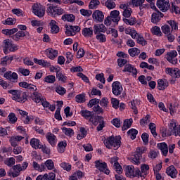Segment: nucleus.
Returning <instances> with one entry per match:
<instances>
[{
    "label": "nucleus",
    "instance_id": "obj_1",
    "mask_svg": "<svg viewBox=\"0 0 180 180\" xmlns=\"http://www.w3.org/2000/svg\"><path fill=\"white\" fill-rule=\"evenodd\" d=\"M103 143L108 150H112V148L117 150L122 146V136L120 135L115 136L112 135L105 139Z\"/></svg>",
    "mask_w": 180,
    "mask_h": 180
},
{
    "label": "nucleus",
    "instance_id": "obj_2",
    "mask_svg": "<svg viewBox=\"0 0 180 180\" xmlns=\"http://www.w3.org/2000/svg\"><path fill=\"white\" fill-rule=\"evenodd\" d=\"M32 167L36 171H39V172H43V171L49 169L51 171V169H54V162L52 160H47L44 163H41L39 165L37 162H32Z\"/></svg>",
    "mask_w": 180,
    "mask_h": 180
},
{
    "label": "nucleus",
    "instance_id": "obj_3",
    "mask_svg": "<svg viewBox=\"0 0 180 180\" xmlns=\"http://www.w3.org/2000/svg\"><path fill=\"white\" fill-rule=\"evenodd\" d=\"M46 13L51 18H58V16H61L64 13V9L58 6L50 4L46 8Z\"/></svg>",
    "mask_w": 180,
    "mask_h": 180
},
{
    "label": "nucleus",
    "instance_id": "obj_4",
    "mask_svg": "<svg viewBox=\"0 0 180 180\" xmlns=\"http://www.w3.org/2000/svg\"><path fill=\"white\" fill-rule=\"evenodd\" d=\"M146 150L143 148L138 147L136 152L131 156V162L134 165H140V160L143 158V154H144Z\"/></svg>",
    "mask_w": 180,
    "mask_h": 180
},
{
    "label": "nucleus",
    "instance_id": "obj_5",
    "mask_svg": "<svg viewBox=\"0 0 180 180\" xmlns=\"http://www.w3.org/2000/svg\"><path fill=\"white\" fill-rule=\"evenodd\" d=\"M94 164L95 168H96V169L101 172L105 174V175H109V174H110V170L108 167V163H106V162H103L101 160H98L94 162Z\"/></svg>",
    "mask_w": 180,
    "mask_h": 180
},
{
    "label": "nucleus",
    "instance_id": "obj_6",
    "mask_svg": "<svg viewBox=\"0 0 180 180\" xmlns=\"http://www.w3.org/2000/svg\"><path fill=\"white\" fill-rule=\"evenodd\" d=\"M3 48L4 54H9V53L16 51V50H18V46L12 44V41L9 39L4 40Z\"/></svg>",
    "mask_w": 180,
    "mask_h": 180
},
{
    "label": "nucleus",
    "instance_id": "obj_7",
    "mask_svg": "<svg viewBox=\"0 0 180 180\" xmlns=\"http://www.w3.org/2000/svg\"><path fill=\"white\" fill-rule=\"evenodd\" d=\"M32 9L34 15L38 18H43L46 13V7L41 4H34Z\"/></svg>",
    "mask_w": 180,
    "mask_h": 180
},
{
    "label": "nucleus",
    "instance_id": "obj_8",
    "mask_svg": "<svg viewBox=\"0 0 180 180\" xmlns=\"http://www.w3.org/2000/svg\"><path fill=\"white\" fill-rule=\"evenodd\" d=\"M126 175L129 178H139L140 175V169L134 168L133 165H128L125 167Z\"/></svg>",
    "mask_w": 180,
    "mask_h": 180
},
{
    "label": "nucleus",
    "instance_id": "obj_9",
    "mask_svg": "<svg viewBox=\"0 0 180 180\" xmlns=\"http://www.w3.org/2000/svg\"><path fill=\"white\" fill-rule=\"evenodd\" d=\"M66 29L65 34H69L70 36H75L77 33L81 31V27L79 26L75 25H65Z\"/></svg>",
    "mask_w": 180,
    "mask_h": 180
},
{
    "label": "nucleus",
    "instance_id": "obj_10",
    "mask_svg": "<svg viewBox=\"0 0 180 180\" xmlns=\"http://www.w3.org/2000/svg\"><path fill=\"white\" fill-rule=\"evenodd\" d=\"M157 6L162 12H167L169 9V0H158Z\"/></svg>",
    "mask_w": 180,
    "mask_h": 180
},
{
    "label": "nucleus",
    "instance_id": "obj_11",
    "mask_svg": "<svg viewBox=\"0 0 180 180\" xmlns=\"http://www.w3.org/2000/svg\"><path fill=\"white\" fill-rule=\"evenodd\" d=\"M92 18L96 23H102V22H103V19H105V15L103 14V12L99 10H96L92 14Z\"/></svg>",
    "mask_w": 180,
    "mask_h": 180
},
{
    "label": "nucleus",
    "instance_id": "obj_12",
    "mask_svg": "<svg viewBox=\"0 0 180 180\" xmlns=\"http://www.w3.org/2000/svg\"><path fill=\"white\" fill-rule=\"evenodd\" d=\"M162 18H164V14L160 11L157 10L152 13L150 22L157 25V23L161 20Z\"/></svg>",
    "mask_w": 180,
    "mask_h": 180
},
{
    "label": "nucleus",
    "instance_id": "obj_13",
    "mask_svg": "<svg viewBox=\"0 0 180 180\" xmlns=\"http://www.w3.org/2000/svg\"><path fill=\"white\" fill-rule=\"evenodd\" d=\"M123 72H129L132 75V77L136 78L137 77V68L130 63L124 65V68L122 70Z\"/></svg>",
    "mask_w": 180,
    "mask_h": 180
},
{
    "label": "nucleus",
    "instance_id": "obj_14",
    "mask_svg": "<svg viewBox=\"0 0 180 180\" xmlns=\"http://www.w3.org/2000/svg\"><path fill=\"white\" fill-rule=\"evenodd\" d=\"M122 90L123 88L122 86L120 88V82H114L112 84V92L115 96H119V95H122Z\"/></svg>",
    "mask_w": 180,
    "mask_h": 180
},
{
    "label": "nucleus",
    "instance_id": "obj_15",
    "mask_svg": "<svg viewBox=\"0 0 180 180\" xmlns=\"http://www.w3.org/2000/svg\"><path fill=\"white\" fill-rule=\"evenodd\" d=\"M20 37H26V39H30V33L27 31H17L16 34L13 35V39L15 41H19Z\"/></svg>",
    "mask_w": 180,
    "mask_h": 180
},
{
    "label": "nucleus",
    "instance_id": "obj_16",
    "mask_svg": "<svg viewBox=\"0 0 180 180\" xmlns=\"http://www.w3.org/2000/svg\"><path fill=\"white\" fill-rule=\"evenodd\" d=\"M176 56H178V52L176 51H171L170 52L167 53V60L171 64L175 65L176 63H178V59H176Z\"/></svg>",
    "mask_w": 180,
    "mask_h": 180
},
{
    "label": "nucleus",
    "instance_id": "obj_17",
    "mask_svg": "<svg viewBox=\"0 0 180 180\" xmlns=\"http://www.w3.org/2000/svg\"><path fill=\"white\" fill-rule=\"evenodd\" d=\"M166 73L169 74L173 78L180 77V70L178 68H166Z\"/></svg>",
    "mask_w": 180,
    "mask_h": 180
},
{
    "label": "nucleus",
    "instance_id": "obj_18",
    "mask_svg": "<svg viewBox=\"0 0 180 180\" xmlns=\"http://www.w3.org/2000/svg\"><path fill=\"white\" fill-rule=\"evenodd\" d=\"M46 139L51 147H56V145L57 144V136L56 135L51 132H48L46 135Z\"/></svg>",
    "mask_w": 180,
    "mask_h": 180
},
{
    "label": "nucleus",
    "instance_id": "obj_19",
    "mask_svg": "<svg viewBox=\"0 0 180 180\" xmlns=\"http://www.w3.org/2000/svg\"><path fill=\"white\" fill-rule=\"evenodd\" d=\"M94 34L99 33H106L108 28L103 24H96L93 27Z\"/></svg>",
    "mask_w": 180,
    "mask_h": 180
},
{
    "label": "nucleus",
    "instance_id": "obj_20",
    "mask_svg": "<svg viewBox=\"0 0 180 180\" xmlns=\"http://www.w3.org/2000/svg\"><path fill=\"white\" fill-rule=\"evenodd\" d=\"M166 174H167L168 176L172 178V179H175L178 176V170L175 168V166L171 165L166 169Z\"/></svg>",
    "mask_w": 180,
    "mask_h": 180
},
{
    "label": "nucleus",
    "instance_id": "obj_21",
    "mask_svg": "<svg viewBox=\"0 0 180 180\" xmlns=\"http://www.w3.org/2000/svg\"><path fill=\"white\" fill-rule=\"evenodd\" d=\"M168 85L169 83L167 79H159L158 80V86L157 88L159 91H164L168 88Z\"/></svg>",
    "mask_w": 180,
    "mask_h": 180
},
{
    "label": "nucleus",
    "instance_id": "obj_22",
    "mask_svg": "<svg viewBox=\"0 0 180 180\" xmlns=\"http://www.w3.org/2000/svg\"><path fill=\"white\" fill-rule=\"evenodd\" d=\"M45 53L46 57H48V58H50V60H54V58H56L58 56V51L51 48L46 49Z\"/></svg>",
    "mask_w": 180,
    "mask_h": 180
},
{
    "label": "nucleus",
    "instance_id": "obj_23",
    "mask_svg": "<svg viewBox=\"0 0 180 180\" xmlns=\"http://www.w3.org/2000/svg\"><path fill=\"white\" fill-rule=\"evenodd\" d=\"M44 96L41 95L39 91H35L31 94V99H32L33 102L35 103H40L41 101H43Z\"/></svg>",
    "mask_w": 180,
    "mask_h": 180
},
{
    "label": "nucleus",
    "instance_id": "obj_24",
    "mask_svg": "<svg viewBox=\"0 0 180 180\" xmlns=\"http://www.w3.org/2000/svg\"><path fill=\"white\" fill-rule=\"evenodd\" d=\"M15 101L20 103H25V102L27 101V94H26V91H18V94H17V97H15Z\"/></svg>",
    "mask_w": 180,
    "mask_h": 180
},
{
    "label": "nucleus",
    "instance_id": "obj_25",
    "mask_svg": "<svg viewBox=\"0 0 180 180\" xmlns=\"http://www.w3.org/2000/svg\"><path fill=\"white\" fill-rule=\"evenodd\" d=\"M150 169V166L148 165H141V170L140 174L139 175L138 178H146L147 175H148V172H147Z\"/></svg>",
    "mask_w": 180,
    "mask_h": 180
},
{
    "label": "nucleus",
    "instance_id": "obj_26",
    "mask_svg": "<svg viewBox=\"0 0 180 180\" xmlns=\"http://www.w3.org/2000/svg\"><path fill=\"white\" fill-rule=\"evenodd\" d=\"M13 169L14 172L11 173L13 178H18L20 175V172L23 171L22 169V165L20 164L13 166Z\"/></svg>",
    "mask_w": 180,
    "mask_h": 180
},
{
    "label": "nucleus",
    "instance_id": "obj_27",
    "mask_svg": "<svg viewBox=\"0 0 180 180\" xmlns=\"http://www.w3.org/2000/svg\"><path fill=\"white\" fill-rule=\"evenodd\" d=\"M103 122H105V118L101 115H96L90 119V123H92L94 126H98V124Z\"/></svg>",
    "mask_w": 180,
    "mask_h": 180
},
{
    "label": "nucleus",
    "instance_id": "obj_28",
    "mask_svg": "<svg viewBox=\"0 0 180 180\" xmlns=\"http://www.w3.org/2000/svg\"><path fill=\"white\" fill-rule=\"evenodd\" d=\"M80 114L82 116V117H84V119H86V120H89V122H91V119H93L94 117V112L88 110H81Z\"/></svg>",
    "mask_w": 180,
    "mask_h": 180
},
{
    "label": "nucleus",
    "instance_id": "obj_29",
    "mask_svg": "<svg viewBox=\"0 0 180 180\" xmlns=\"http://www.w3.org/2000/svg\"><path fill=\"white\" fill-rule=\"evenodd\" d=\"M13 61V56H6L1 59L0 65L5 67L8 65V64H11Z\"/></svg>",
    "mask_w": 180,
    "mask_h": 180
},
{
    "label": "nucleus",
    "instance_id": "obj_30",
    "mask_svg": "<svg viewBox=\"0 0 180 180\" xmlns=\"http://www.w3.org/2000/svg\"><path fill=\"white\" fill-rule=\"evenodd\" d=\"M49 26H51V32L53 34H57L60 32V27L57 25V22L54 20H51Z\"/></svg>",
    "mask_w": 180,
    "mask_h": 180
},
{
    "label": "nucleus",
    "instance_id": "obj_31",
    "mask_svg": "<svg viewBox=\"0 0 180 180\" xmlns=\"http://www.w3.org/2000/svg\"><path fill=\"white\" fill-rule=\"evenodd\" d=\"M30 144L32 148H34L35 150H37V148H40V146L41 145V142H40V140L36 139V138H32L31 139L30 141Z\"/></svg>",
    "mask_w": 180,
    "mask_h": 180
},
{
    "label": "nucleus",
    "instance_id": "obj_32",
    "mask_svg": "<svg viewBox=\"0 0 180 180\" xmlns=\"http://www.w3.org/2000/svg\"><path fill=\"white\" fill-rule=\"evenodd\" d=\"M82 34L84 37H92L94 36V30L91 27H85L82 30Z\"/></svg>",
    "mask_w": 180,
    "mask_h": 180
},
{
    "label": "nucleus",
    "instance_id": "obj_33",
    "mask_svg": "<svg viewBox=\"0 0 180 180\" xmlns=\"http://www.w3.org/2000/svg\"><path fill=\"white\" fill-rule=\"evenodd\" d=\"M34 63L35 64H38V65H41V67H51V64L47 60H44L43 59H37V58H34Z\"/></svg>",
    "mask_w": 180,
    "mask_h": 180
},
{
    "label": "nucleus",
    "instance_id": "obj_34",
    "mask_svg": "<svg viewBox=\"0 0 180 180\" xmlns=\"http://www.w3.org/2000/svg\"><path fill=\"white\" fill-rule=\"evenodd\" d=\"M133 124V119H127L124 120L123 126L122 127V131H126V130L130 129Z\"/></svg>",
    "mask_w": 180,
    "mask_h": 180
},
{
    "label": "nucleus",
    "instance_id": "obj_35",
    "mask_svg": "<svg viewBox=\"0 0 180 180\" xmlns=\"http://www.w3.org/2000/svg\"><path fill=\"white\" fill-rule=\"evenodd\" d=\"M177 129L178 127H176V122H175V120H172V121H170V122L169 123V130L170 131V132H172V134L173 136H175V134H176Z\"/></svg>",
    "mask_w": 180,
    "mask_h": 180
},
{
    "label": "nucleus",
    "instance_id": "obj_36",
    "mask_svg": "<svg viewBox=\"0 0 180 180\" xmlns=\"http://www.w3.org/2000/svg\"><path fill=\"white\" fill-rule=\"evenodd\" d=\"M4 78H6V79H18V73L16 72H12L11 71H8L4 73Z\"/></svg>",
    "mask_w": 180,
    "mask_h": 180
},
{
    "label": "nucleus",
    "instance_id": "obj_37",
    "mask_svg": "<svg viewBox=\"0 0 180 180\" xmlns=\"http://www.w3.org/2000/svg\"><path fill=\"white\" fill-rule=\"evenodd\" d=\"M160 134L163 139L165 137H169V136H174L172 132L169 129H167L165 127L160 128Z\"/></svg>",
    "mask_w": 180,
    "mask_h": 180
},
{
    "label": "nucleus",
    "instance_id": "obj_38",
    "mask_svg": "<svg viewBox=\"0 0 180 180\" xmlns=\"http://www.w3.org/2000/svg\"><path fill=\"white\" fill-rule=\"evenodd\" d=\"M119 15H120V12L117 10H114L110 12V16L112 22L117 23L119 22Z\"/></svg>",
    "mask_w": 180,
    "mask_h": 180
},
{
    "label": "nucleus",
    "instance_id": "obj_39",
    "mask_svg": "<svg viewBox=\"0 0 180 180\" xmlns=\"http://www.w3.org/2000/svg\"><path fill=\"white\" fill-rule=\"evenodd\" d=\"M127 134L131 140H136L137 134H139V131L134 128H131L127 131Z\"/></svg>",
    "mask_w": 180,
    "mask_h": 180
},
{
    "label": "nucleus",
    "instance_id": "obj_40",
    "mask_svg": "<svg viewBox=\"0 0 180 180\" xmlns=\"http://www.w3.org/2000/svg\"><path fill=\"white\" fill-rule=\"evenodd\" d=\"M67 148V141H60L58 144V152L60 154H63L64 151H65V148Z\"/></svg>",
    "mask_w": 180,
    "mask_h": 180
},
{
    "label": "nucleus",
    "instance_id": "obj_41",
    "mask_svg": "<svg viewBox=\"0 0 180 180\" xmlns=\"http://www.w3.org/2000/svg\"><path fill=\"white\" fill-rule=\"evenodd\" d=\"M19 30V29L18 28H12V29H5V30H2L1 33L3 34H6V36H11V34H15V33H16Z\"/></svg>",
    "mask_w": 180,
    "mask_h": 180
},
{
    "label": "nucleus",
    "instance_id": "obj_42",
    "mask_svg": "<svg viewBox=\"0 0 180 180\" xmlns=\"http://www.w3.org/2000/svg\"><path fill=\"white\" fill-rule=\"evenodd\" d=\"M61 19L64 20V22H74L75 20V15L73 14H65L62 15Z\"/></svg>",
    "mask_w": 180,
    "mask_h": 180
},
{
    "label": "nucleus",
    "instance_id": "obj_43",
    "mask_svg": "<svg viewBox=\"0 0 180 180\" xmlns=\"http://www.w3.org/2000/svg\"><path fill=\"white\" fill-rule=\"evenodd\" d=\"M167 107L169 110L171 116H174V114L176 112L178 109V105H176V103H170L168 104Z\"/></svg>",
    "mask_w": 180,
    "mask_h": 180
},
{
    "label": "nucleus",
    "instance_id": "obj_44",
    "mask_svg": "<svg viewBox=\"0 0 180 180\" xmlns=\"http://www.w3.org/2000/svg\"><path fill=\"white\" fill-rule=\"evenodd\" d=\"M56 78L58 79V81H61L64 84L67 82V76L63 75L60 70L56 71Z\"/></svg>",
    "mask_w": 180,
    "mask_h": 180
},
{
    "label": "nucleus",
    "instance_id": "obj_45",
    "mask_svg": "<svg viewBox=\"0 0 180 180\" xmlns=\"http://www.w3.org/2000/svg\"><path fill=\"white\" fill-rule=\"evenodd\" d=\"M122 20L125 25H129V26H134L137 22L134 17H131L130 19L123 18Z\"/></svg>",
    "mask_w": 180,
    "mask_h": 180
},
{
    "label": "nucleus",
    "instance_id": "obj_46",
    "mask_svg": "<svg viewBox=\"0 0 180 180\" xmlns=\"http://www.w3.org/2000/svg\"><path fill=\"white\" fill-rule=\"evenodd\" d=\"M128 53L131 57H136L140 54V50L138 48H131L128 50Z\"/></svg>",
    "mask_w": 180,
    "mask_h": 180
},
{
    "label": "nucleus",
    "instance_id": "obj_47",
    "mask_svg": "<svg viewBox=\"0 0 180 180\" xmlns=\"http://www.w3.org/2000/svg\"><path fill=\"white\" fill-rule=\"evenodd\" d=\"M94 34H96V39L99 43H106V35L103 34V32Z\"/></svg>",
    "mask_w": 180,
    "mask_h": 180
},
{
    "label": "nucleus",
    "instance_id": "obj_48",
    "mask_svg": "<svg viewBox=\"0 0 180 180\" xmlns=\"http://www.w3.org/2000/svg\"><path fill=\"white\" fill-rule=\"evenodd\" d=\"M61 130L63 133L65 134V136H70L71 137V136H74L75 134L74 129L71 128H67L65 127H63V128H61Z\"/></svg>",
    "mask_w": 180,
    "mask_h": 180
},
{
    "label": "nucleus",
    "instance_id": "obj_49",
    "mask_svg": "<svg viewBox=\"0 0 180 180\" xmlns=\"http://www.w3.org/2000/svg\"><path fill=\"white\" fill-rule=\"evenodd\" d=\"M100 4L101 1L99 0H91L89 4V9H96Z\"/></svg>",
    "mask_w": 180,
    "mask_h": 180
},
{
    "label": "nucleus",
    "instance_id": "obj_50",
    "mask_svg": "<svg viewBox=\"0 0 180 180\" xmlns=\"http://www.w3.org/2000/svg\"><path fill=\"white\" fill-rule=\"evenodd\" d=\"M75 99H76V102H77V103H84V102H86V99H85V94L84 93L80 94H77L75 96Z\"/></svg>",
    "mask_w": 180,
    "mask_h": 180
},
{
    "label": "nucleus",
    "instance_id": "obj_51",
    "mask_svg": "<svg viewBox=\"0 0 180 180\" xmlns=\"http://www.w3.org/2000/svg\"><path fill=\"white\" fill-rule=\"evenodd\" d=\"M8 122L11 124H15L16 122H18V117H16V115L14 112H11L8 116Z\"/></svg>",
    "mask_w": 180,
    "mask_h": 180
},
{
    "label": "nucleus",
    "instance_id": "obj_52",
    "mask_svg": "<svg viewBox=\"0 0 180 180\" xmlns=\"http://www.w3.org/2000/svg\"><path fill=\"white\" fill-rule=\"evenodd\" d=\"M136 41L137 44H141V46H147V41L144 39V37L141 34H138Z\"/></svg>",
    "mask_w": 180,
    "mask_h": 180
},
{
    "label": "nucleus",
    "instance_id": "obj_53",
    "mask_svg": "<svg viewBox=\"0 0 180 180\" xmlns=\"http://www.w3.org/2000/svg\"><path fill=\"white\" fill-rule=\"evenodd\" d=\"M44 82L47 84H54L56 82V76L54 75H48L44 79Z\"/></svg>",
    "mask_w": 180,
    "mask_h": 180
},
{
    "label": "nucleus",
    "instance_id": "obj_54",
    "mask_svg": "<svg viewBox=\"0 0 180 180\" xmlns=\"http://www.w3.org/2000/svg\"><path fill=\"white\" fill-rule=\"evenodd\" d=\"M139 104V101L133 100L131 101V108L134 110V115H137L139 113V110H137V105Z\"/></svg>",
    "mask_w": 180,
    "mask_h": 180
},
{
    "label": "nucleus",
    "instance_id": "obj_55",
    "mask_svg": "<svg viewBox=\"0 0 180 180\" xmlns=\"http://www.w3.org/2000/svg\"><path fill=\"white\" fill-rule=\"evenodd\" d=\"M148 157L150 160H155L158 157V151L151 149L148 154Z\"/></svg>",
    "mask_w": 180,
    "mask_h": 180
},
{
    "label": "nucleus",
    "instance_id": "obj_56",
    "mask_svg": "<svg viewBox=\"0 0 180 180\" xmlns=\"http://www.w3.org/2000/svg\"><path fill=\"white\" fill-rule=\"evenodd\" d=\"M149 129L153 137H157V127H155V124L150 122L149 124Z\"/></svg>",
    "mask_w": 180,
    "mask_h": 180
},
{
    "label": "nucleus",
    "instance_id": "obj_57",
    "mask_svg": "<svg viewBox=\"0 0 180 180\" xmlns=\"http://www.w3.org/2000/svg\"><path fill=\"white\" fill-rule=\"evenodd\" d=\"M153 34H155V36H158V37H160V36H162V32H161V29L158 26H155L152 30Z\"/></svg>",
    "mask_w": 180,
    "mask_h": 180
},
{
    "label": "nucleus",
    "instance_id": "obj_58",
    "mask_svg": "<svg viewBox=\"0 0 180 180\" xmlns=\"http://www.w3.org/2000/svg\"><path fill=\"white\" fill-rule=\"evenodd\" d=\"M15 158H8L4 161V164L8 167H12L15 165Z\"/></svg>",
    "mask_w": 180,
    "mask_h": 180
},
{
    "label": "nucleus",
    "instance_id": "obj_59",
    "mask_svg": "<svg viewBox=\"0 0 180 180\" xmlns=\"http://www.w3.org/2000/svg\"><path fill=\"white\" fill-rule=\"evenodd\" d=\"M44 180H56V174L53 172L44 174Z\"/></svg>",
    "mask_w": 180,
    "mask_h": 180
},
{
    "label": "nucleus",
    "instance_id": "obj_60",
    "mask_svg": "<svg viewBox=\"0 0 180 180\" xmlns=\"http://www.w3.org/2000/svg\"><path fill=\"white\" fill-rule=\"evenodd\" d=\"M105 6L108 8V9H115L116 8V3L107 0V1L105 3Z\"/></svg>",
    "mask_w": 180,
    "mask_h": 180
},
{
    "label": "nucleus",
    "instance_id": "obj_61",
    "mask_svg": "<svg viewBox=\"0 0 180 180\" xmlns=\"http://www.w3.org/2000/svg\"><path fill=\"white\" fill-rule=\"evenodd\" d=\"M60 167L64 169V171H67L68 172H70L71 171V165L69 163H67L65 162H63L60 163Z\"/></svg>",
    "mask_w": 180,
    "mask_h": 180
},
{
    "label": "nucleus",
    "instance_id": "obj_62",
    "mask_svg": "<svg viewBox=\"0 0 180 180\" xmlns=\"http://www.w3.org/2000/svg\"><path fill=\"white\" fill-rule=\"evenodd\" d=\"M132 13L131 8H125L122 13V16L124 18H130Z\"/></svg>",
    "mask_w": 180,
    "mask_h": 180
},
{
    "label": "nucleus",
    "instance_id": "obj_63",
    "mask_svg": "<svg viewBox=\"0 0 180 180\" xmlns=\"http://www.w3.org/2000/svg\"><path fill=\"white\" fill-rule=\"evenodd\" d=\"M111 105L114 109H119L120 101L117 100V98H112Z\"/></svg>",
    "mask_w": 180,
    "mask_h": 180
},
{
    "label": "nucleus",
    "instance_id": "obj_64",
    "mask_svg": "<svg viewBox=\"0 0 180 180\" xmlns=\"http://www.w3.org/2000/svg\"><path fill=\"white\" fill-rule=\"evenodd\" d=\"M168 25H169L172 29V30H178V22L175 20H168L167 21Z\"/></svg>",
    "mask_w": 180,
    "mask_h": 180
}]
</instances>
